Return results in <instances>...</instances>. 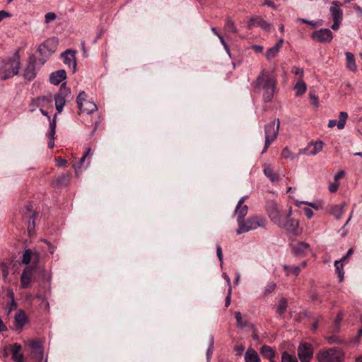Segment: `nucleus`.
<instances>
[{"label": "nucleus", "instance_id": "obj_1", "mask_svg": "<svg viewBox=\"0 0 362 362\" xmlns=\"http://www.w3.org/2000/svg\"><path fill=\"white\" fill-rule=\"evenodd\" d=\"M276 79L267 71H262L253 83L254 88L263 90V100L265 103L270 102L276 92Z\"/></svg>", "mask_w": 362, "mask_h": 362}, {"label": "nucleus", "instance_id": "obj_2", "mask_svg": "<svg viewBox=\"0 0 362 362\" xmlns=\"http://www.w3.org/2000/svg\"><path fill=\"white\" fill-rule=\"evenodd\" d=\"M20 61L17 55L0 64V79L6 80L18 74Z\"/></svg>", "mask_w": 362, "mask_h": 362}, {"label": "nucleus", "instance_id": "obj_3", "mask_svg": "<svg viewBox=\"0 0 362 362\" xmlns=\"http://www.w3.org/2000/svg\"><path fill=\"white\" fill-rule=\"evenodd\" d=\"M280 127V120L279 119H274L273 122H269L264 127L265 141L264 147L262 153H264L269 146L274 141L278 136Z\"/></svg>", "mask_w": 362, "mask_h": 362}, {"label": "nucleus", "instance_id": "obj_4", "mask_svg": "<svg viewBox=\"0 0 362 362\" xmlns=\"http://www.w3.org/2000/svg\"><path fill=\"white\" fill-rule=\"evenodd\" d=\"M267 223V220L262 216H253L243 221L238 225L237 230L238 234H242L249 230H255L259 227L264 228Z\"/></svg>", "mask_w": 362, "mask_h": 362}, {"label": "nucleus", "instance_id": "obj_5", "mask_svg": "<svg viewBox=\"0 0 362 362\" xmlns=\"http://www.w3.org/2000/svg\"><path fill=\"white\" fill-rule=\"evenodd\" d=\"M266 209L271 221L276 225L282 224L286 214L282 212L281 207L274 200L267 202Z\"/></svg>", "mask_w": 362, "mask_h": 362}, {"label": "nucleus", "instance_id": "obj_6", "mask_svg": "<svg viewBox=\"0 0 362 362\" xmlns=\"http://www.w3.org/2000/svg\"><path fill=\"white\" fill-rule=\"evenodd\" d=\"M317 357L319 362H342L344 354L339 350L329 349L320 351Z\"/></svg>", "mask_w": 362, "mask_h": 362}, {"label": "nucleus", "instance_id": "obj_7", "mask_svg": "<svg viewBox=\"0 0 362 362\" xmlns=\"http://www.w3.org/2000/svg\"><path fill=\"white\" fill-rule=\"evenodd\" d=\"M291 213V209L289 210V212L282 220V224H279L281 228L287 230L290 234L297 236L300 233L301 230L299 229V223L297 220L291 218L290 214Z\"/></svg>", "mask_w": 362, "mask_h": 362}, {"label": "nucleus", "instance_id": "obj_8", "mask_svg": "<svg viewBox=\"0 0 362 362\" xmlns=\"http://www.w3.org/2000/svg\"><path fill=\"white\" fill-rule=\"evenodd\" d=\"M76 103L79 110L87 115L92 114L98 109L97 105L93 102L86 100V94L84 91H81L78 94Z\"/></svg>", "mask_w": 362, "mask_h": 362}, {"label": "nucleus", "instance_id": "obj_9", "mask_svg": "<svg viewBox=\"0 0 362 362\" xmlns=\"http://www.w3.org/2000/svg\"><path fill=\"white\" fill-rule=\"evenodd\" d=\"M70 95L71 89L67 88L65 83H63L59 88V91L54 95L55 107L58 114L62 112L66 99L69 98Z\"/></svg>", "mask_w": 362, "mask_h": 362}, {"label": "nucleus", "instance_id": "obj_10", "mask_svg": "<svg viewBox=\"0 0 362 362\" xmlns=\"http://www.w3.org/2000/svg\"><path fill=\"white\" fill-rule=\"evenodd\" d=\"M298 356L301 362H310L313 356V346L309 343H303L298 346Z\"/></svg>", "mask_w": 362, "mask_h": 362}, {"label": "nucleus", "instance_id": "obj_11", "mask_svg": "<svg viewBox=\"0 0 362 362\" xmlns=\"http://www.w3.org/2000/svg\"><path fill=\"white\" fill-rule=\"evenodd\" d=\"M312 38L320 43L330 42L333 38L332 31L328 28H322L319 30L315 31L312 34Z\"/></svg>", "mask_w": 362, "mask_h": 362}, {"label": "nucleus", "instance_id": "obj_12", "mask_svg": "<svg viewBox=\"0 0 362 362\" xmlns=\"http://www.w3.org/2000/svg\"><path fill=\"white\" fill-rule=\"evenodd\" d=\"M30 105L35 107L48 108L52 107V98L49 96H39L32 100Z\"/></svg>", "mask_w": 362, "mask_h": 362}, {"label": "nucleus", "instance_id": "obj_13", "mask_svg": "<svg viewBox=\"0 0 362 362\" xmlns=\"http://www.w3.org/2000/svg\"><path fill=\"white\" fill-rule=\"evenodd\" d=\"M246 198L247 197L240 198L235 208V212L238 216L237 221L238 225L244 221V218L247 214L248 207L247 205L243 204Z\"/></svg>", "mask_w": 362, "mask_h": 362}, {"label": "nucleus", "instance_id": "obj_14", "mask_svg": "<svg viewBox=\"0 0 362 362\" xmlns=\"http://www.w3.org/2000/svg\"><path fill=\"white\" fill-rule=\"evenodd\" d=\"M33 276V268L31 267H26L21 276V287L22 288H27L32 281Z\"/></svg>", "mask_w": 362, "mask_h": 362}, {"label": "nucleus", "instance_id": "obj_15", "mask_svg": "<svg viewBox=\"0 0 362 362\" xmlns=\"http://www.w3.org/2000/svg\"><path fill=\"white\" fill-rule=\"evenodd\" d=\"M62 56L64 58V63L69 67H72V71L75 72L76 69V52L67 49L62 54Z\"/></svg>", "mask_w": 362, "mask_h": 362}, {"label": "nucleus", "instance_id": "obj_16", "mask_svg": "<svg viewBox=\"0 0 362 362\" xmlns=\"http://www.w3.org/2000/svg\"><path fill=\"white\" fill-rule=\"evenodd\" d=\"M292 252L298 256L305 255L310 249V245L304 242H297L291 244Z\"/></svg>", "mask_w": 362, "mask_h": 362}, {"label": "nucleus", "instance_id": "obj_17", "mask_svg": "<svg viewBox=\"0 0 362 362\" xmlns=\"http://www.w3.org/2000/svg\"><path fill=\"white\" fill-rule=\"evenodd\" d=\"M332 5L329 12L333 20H342L343 12L340 8L342 4L338 1H334L332 2Z\"/></svg>", "mask_w": 362, "mask_h": 362}, {"label": "nucleus", "instance_id": "obj_18", "mask_svg": "<svg viewBox=\"0 0 362 362\" xmlns=\"http://www.w3.org/2000/svg\"><path fill=\"white\" fill-rule=\"evenodd\" d=\"M347 117H348V114L346 112H340L339 115V121L337 122V120H334V119L329 120L328 122V127L332 128L335 125H337V128L339 129H340V130L343 129L345 127Z\"/></svg>", "mask_w": 362, "mask_h": 362}, {"label": "nucleus", "instance_id": "obj_19", "mask_svg": "<svg viewBox=\"0 0 362 362\" xmlns=\"http://www.w3.org/2000/svg\"><path fill=\"white\" fill-rule=\"evenodd\" d=\"M284 44V40L279 39L278 42L272 47L269 48L265 53V57L268 60L276 57L279 52L280 49Z\"/></svg>", "mask_w": 362, "mask_h": 362}, {"label": "nucleus", "instance_id": "obj_20", "mask_svg": "<svg viewBox=\"0 0 362 362\" xmlns=\"http://www.w3.org/2000/svg\"><path fill=\"white\" fill-rule=\"evenodd\" d=\"M12 359L16 362H23L24 356L22 353V346L16 343L11 347Z\"/></svg>", "mask_w": 362, "mask_h": 362}, {"label": "nucleus", "instance_id": "obj_21", "mask_svg": "<svg viewBox=\"0 0 362 362\" xmlns=\"http://www.w3.org/2000/svg\"><path fill=\"white\" fill-rule=\"evenodd\" d=\"M66 77V71L63 69L59 70L50 74L49 81L54 85H59Z\"/></svg>", "mask_w": 362, "mask_h": 362}, {"label": "nucleus", "instance_id": "obj_22", "mask_svg": "<svg viewBox=\"0 0 362 362\" xmlns=\"http://www.w3.org/2000/svg\"><path fill=\"white\" fill-rule=\"evenodd\" d=\"M249 27L253 26V25H258L261 27L263 30L269 31L272 27L271 24L265 21L261 17H255L252 18L250 20Z\"/></svg>", "mask_w": 362, "mask_h": 362}, {"label": "nucleus", "instance_id": "obj_23", "mask_svg": "<svg viewBox=\"0 0 362 362\" xmlns=\"http://www.w3.org/2000/svg\"><path fill=\"white\" fill-rule=\"evenodd\" d=\"M263 171L264 175L273 183L278 182L281 179L280 175L270 165H265Z\"/></svg>", "mask_w": 362, "mask_h": 362}, {"label": "nucleus", "instance_id": "obj_24", "mask_svg": "<svg viewBox=\"0 0 362 362\" xmlns=\"http://www.w3.org/2000/svg\"><path fill=\"white\" fill-rule=\"evenodd\" d=\"M345 56L347 69L352 72H356L357 70V66L356 64L355 57L354 54L351 52H345Z\"/></svg>", "mask_w": 362, "mask_h": 362}, {"label": "nucleus", "instance_id": "obj_25", "mask_svg": "<svg viewBox=\"0 0 362 362\" xmlns=\"http://www.w3.org/2000/svg\"><path fill=\"white\" fill-rule=\"evenodd\" d=\"M35 64L30 62L24 71V78L28 81H31L35 77Z\"/></svg>", "mask_w": 362, "mask_h": 362}, {"label": "nucleus", "instance_id": "obj_26", "mask_svg": "<svg viewBox=\"0 0 362 362\" xmlns=\"http://www.w3.org/2000/svg\"><path fill=\"white\" fill-rule=\"evenodd\" d=\"M27 317L25 313L20 310L15 315V325L18 328H21L26 322Z\"/></svg>", "mask_w": 362, "mask_h": 362}, {"label": "nucleus", "instance_id": "obj_27", "mask_svg": "<svg viewBox=\"0 0 362 362\" xmlns=\"http://www.w3.org/2000/svg\"><path fill=\"white\" fill-rule=\"evenodd\" d=\"M245 362H260L257 352L253 349H248L245 355Z\"/></svg>", "mask_w": 362, "mask_h": 362}, {"label": "nucleus", "instance_id": "obj_28", "mask_svg": "<svg viewBox=\"0 0 362 362\" xmlns=\"http://www.w3.org/2000/svg\"><path fill=\"white\" fill-rule=\"evenodd\" d=\"M345 204L334 205L331 209V214L337 220H339L344 213Z\"/></svg>", "mask_w": 362, "mask_h": 362}, {"label": "nucleus", "instance_id": "obj_29", "mask_svg": "<svg viewBox=\"0 0 362 362\" xmlns=\"http://www.w3.org/2000/svg\"><path fill=\"white\" fill-rule=\"evenodd\" d=\"M293 88L296 90V95L299 96L305 93L307 90V86L303 79L299 78Z\"/></svg>", "mask_w": 362, "mask_h": 362}, {"label": "nucleus", "instance_id": "obj_30", "mask_svg": "<svg viewBox=\"0 0 362 362\" xmlns=\"http://www.w3.org/2000/svg\"><path fill=\"white\" fill-rule=\"evenodd\" d=\"M260 352L264 358L269 359V361L272 360V358L274 357V351L270 346L267 345L262 346Z\"/></svg>", "mask_w": 362, "mask_h": 362}, {"label": "nucleus", "instance_id": "obj_31", "mask_svg": "<svg viewBox=\"0 0 362 362\" xmlns=\"http://www.w3.org/2000/svg\"><path fill=\"white\" fill-rule=\"evenodd\" d=\"M235 317L237 321L238 327L243 329L249 326L248 321L243 319L242 314L240 312L235 313Z\"/></svg>", "mask_w": 362, "mask_h": 362}, {"label": "nucleus", "instance_id": "obj_32", "mask_svg": "<svg viewBox=\"0 0 362 362\" xmlns=\"http://www.w3.org/2000/svg\"><path fill=\"white\" fill-rule=\"evenodd\" d=\"M287 306L288 304L286 299L284 298H281L279 301V304L276 309L277 313L280 316L283 315L287 309Z\"/></svg>", "mask_w": 362, "mask_h": 362}, {"label": "nucleus", "instance_id": "obj_33", "mask_svg": "<svg viewBox=\"0 0 362 362\" xmlns=\"http://www.w3.org/2000/svg\"><path fill=\"white\" fill-rule=\"evenodd\" d=\"M313 146V148L310 151V155L314 156L320 152L324 146V142L321 140L317 141L315 143L310 144Z\"/></svg>", "mask_w": 362, "mask_h": 362}, {"label": "nucleus", "instance_id": "obj_34", "mask_svg": "<svg viewBox=\"0 0 362 362\" xmlns=\"http://www.w3.org/2000/svg\"><path fill=\"white\" fill-rule=\"evenodd\" d=\"M341 260H336L334 262V266L336 268V272L338 274V276L339 278V281H342L344 279V270H343V264H342Z\"/></svg>", "mask_w": 362, "mask_h": 362}, {"label": "nucleus", "instance_id": "obj_35", "mask_svg": "<svg viewBox=\"0 0 362 362\" xmlns=\"http://www.w3.org/2000/svg\"><path fill=\"white\" fill-rule=\"evenodd\" d=\"M69 180H70V174L69 173H66V174H62L61 175H59L57 180H56V182H57V185H67L69 182Z\"/></svg>", "mask_w": 362, "mask_h": 362}, {"label": "nucleus", "instance_id": "obj_36", "mask_svg": "<svg viewBox=\"0 0 362 362\" xmlns=\"http://www.w3.org/2000/svg\"><path fill=\"white\" fill-rule=\"evenodd\" d=\"M283 267L287 276L290 275L291 274L297 276L300 272V268L297 266L289 267L287 265H284Z\"/></svg>", "mask_w": 362, "mask_h": 362}, {"label": "nucleus", "instance_id": "obj_37", "mask_svg": "<svg viewBox=\"0 0 362 362\" xmlns=\"http://www.w3.org/2000/svg\"><path fill=\"white\" fill-rule=\"evenodd\" d=\"M55 42V40L54 39H50L47 41H45L43 44L40 45L38 47L37 51L41 54H43L45 52V49L52 43Z\"/></svg>", "mask_w": 362, "mask_h": 362}, {"label": "nucleus", "instance_id": "obj_38", "mask_svg": "<svg viewBox=\"0 0 362 362\" xmlns=\"http://www.w3.org/2000/svg\"><path fill=\"white\" fill-rule=\"evenodd\" d=\"M33 206L32 204L29 203L22 209L21 213L24 216H30L32 214H35L33 210Z\"/></svg>", "mask_w": 362, "mask_h": 362}, {"label": "nucleus", "instance_id": "obj_39", "mask_svg": "<svg viewBox=\"0 0 362 362\" xmlns=\"http://www.w3.org/2000/svg\"><path fill=\"white\" fill-rule=\"evenodd\" d=\"M281 156L286 158V159H289V160H294L295 158H296V156L294 155L289 149L288 148L286 147L283 149L282 152H281Z\"/></svg>", "mask_w": 362, "mask_h": 362}, {"label": "nucleus", "instance_id": "obj_40", "mask_svg": "<svg viewBox=\"0 0 362 362\" xmlns=\"http://www.w3.org/2000/svg\"><path fill=\"white\" fill-rule=\"evenodd\" d=\"M225 29L226 30H228L229 32H232V33L237 32V29L235 26L234 22L230 18H228L226 21Z\"/></svg>", "mask_w": 362, "mask_h": 362}, {"label": "nucleus", "instance_id": "obj_41", "mask_svg": "<svg viewBox=\"0 0 362 362\" xmlns=\"http://www.w3.org/2000/svg\"><path fill=\"white\" fill-rule=\"evenodd\" d=\"M214 339L212 336H210L209 338V347H208L207 351H206V357H207L208 361L210 359V358L211 356V354L213 352V349H214Z\"/></svg>", "mask_w": 362, "mask_h": 362}, {"label": "nucleus", "instance_id": "obj_42", "mask_svg": "<svg viewBox=\"0 0 362 362\" xmlns=\"http://www.w3.org/2000/svg\"><path fill=\"white\" fill-rule=\"evenodd\" d=\"M343 319V313L341 312H339L337 315L336 316L334 322V329L336 331H339L340 328V324Z\"/></svg>", "mask_w": 362, "mask_h": 362}, {"label": "nucleus", "instance_id": "obj_43", "mask_svg": "<svg viewBox=\"0 0 362 362\" xmlns=\"http://www.w3.org/2000/svg\"><path fill=\"white\" fill-rule=\"evenodd\" d=\"M32 252L30 250H26L22 257V263L28 264L31 261Z\"/></svg>", "mask_w": 362, "mask_h": 362}, {"label": "nucleus", "instance_id": "obj_44", "mask_svg": "<svg viewBox=\"0 0 362 362\" xmlns=\"http://www.w3.org/2000/svg\"><path fill=\"white\" fill-rule=\"evenodd\" d=\"M281 362H298L296 358L293 357L290 354L284 352L281 356Z\"/></svg>", "mask_w": 362, "mask_h": 362}, {"label": "nucleus", "instance_id": "obj_45", "mask_svg": "<svg viewBox=\"0 0 362 362\" xmlns=\"http://www.w3.org/2000/svg\"><path fill=\"white\" fill-rule=\"evenodd\" d=\"M57 19V15L54 12H48L45 16V23H49Z\"/></svg>", "mask_w": 362, "mask_h": 362}, {"label": "nucleus", "instance_id": "obj_46", "mask_svg": "<svg viewBox=\"0 0 362 362\" xmlns=\"http://www.w3.org/2000/svg\"><path fill=\"white\" fill-rule=\"evenodd\" d=\"M26 217L29 218L28 230L29 232H31L35 228V214H32L30 216H26Z\"/></svg>", "mask_w": 362, "mask_h": 362}, {"label": "nucleus", "instance_id": "obj_47", "mask_svg": "<svg viewBox=\"0 0 362 362\" xmlns=\"http://www.w3.org/2000/svg\"><path fill=\"white\" fill-rule=\"evenodd\" d=\"M275 288H276V284L274 282H270L265 287V289L264 291V296L269 295V293H271L272 292H273L274 291Z\"/></svg>", "mask_w": 362, "mask_h": 362}, {"label": "nucleus", "instance_id": "obj_48", "mask_svg": "<svg viewBox=\"0 0 362 362\" xmlns=\"http://www.w3.org/2000/svg\"><path fill=\"white\" fill-rule=\"evenodd\" d=\"M291 72L294 74L295 75H298L300 76V78L302 79L303 75H304V71L303 69L294 66L291 69Z\"/></svg>", "mask_w": 362, "mask_h": 362}, {"label": "nucleus", "instance_id": "obj_49", "mask_svg": "<svg viewBox=\"0 0 362 362\" xmlns=\"http://www.w3.org/2000/svg\"><path fill=\"white\" fill-rule=\"evenodd\" d=\"M90 151H91L90 148H87L86 149V151H85L83 156L80 158L79 163L78 164V168H80L83 165L86 157L90 155Z\"/></svg>", "mask_w": 362, "mask_h": 362}, {"label": "nucleus", "instance_id": "obj_50", "mask_svg": "<svg viewBox=\"0 0 362 362\" xmlns=\"http://www.w3.org/2000/svg\"><path fill=\"white\" fill-rule=\"evenodd\" d=\"M309 97L310 98L311 104L315 107H317L319 104L318 97L312 94L311 93L309 94Z\"/></svg>", "mask_w": 362, "mask_h": 362}, {"label": "nucleus", "instance_id": "obj_51", "mask_svg": "<svg viewBox=\"0 0 362 362\" xmlns=\"http://www.w3.org/2000/svg\"><path fill=\"white\" fill-rule=\"evenodd\" d=\"M216 255L217 257L221 262V264H223V253H222V249L220 245H216Z\"/></svg>", "mask_w": 362, "mask_h": 362}, {"label": "nucleus", "instance_id": "obj_52", "mask_svg": "<svg viewBox=\"0 0 362 362\" xmlns=\"http://www.w3.org/2000/svg\"><path fill=\"white\" fill-rule=\"evenodd\" d=\"M57 115L55 114L54 115V117H53L52 120L49 121V130L56 131V127H57L56 119H57Z\"/></svg>", "mask_w": 362, "mask_h": 362}, {"label": "nucleus", "instance_id": "obj_53", "mask_svg": "<svg viewBox=\"0 0 362 362\" xmlns=\"http://www.w3.org/2000/svg\"><path fill=\"white\" fill-rule=\"evenodd\" d=\"M339 186V182H334L333 183H331L329 186V189L331 192H335L338 189Z\"/></svg>", "mask_w": 362, "mask_h": 362}, {"label": "nucleus", "instance_id": "obj_54", "mask_svg": "<svg viewBox=\"0 0 362 362\" xmlns=\"http://www.w3.org/2000/svg\"><path fill=\"white\" fill-rule=\"evenodd\" d=\"M245 350V347L243 345L235 346L234 351L236 352L238 356H241Z\"/></svg>", "mask_w": 362, "mask_h": 362}, {"label": "nucleus", "instance_id": "obj_55", "mask_svg": "<svg viewBox=\"0 0 362 362\" xmlns=\"http://www.w3.org/2000/svg\"><path fill=\"white\" fill-rule=\"evenodd\" d=\"M11 16V14L6 11H0V22H1L4 18H9Z\"/></svg>", "mask_w": 362, "mask_h": 362}, {"label": "nucleus", "instance_id": "obj_56", "mask_svg": "<svg viewBox=\"0 0 362 362\" xmlns=\"http://www.w3.org/2000/svg\"><path fill=\"white\" fill-rule=\"evenodd\" d=\"M334 23L332 25V29L333 30H337L339 28L340 24L342 21V20H333Z\"/></svg>", "mask_w": 362, "mask_h": 362}, {"label": "nucleus", "instance_id": "obj_57", "mask_svg": "<svg viewBox=\"0 0 362 362\" xmlns=\"http://www.w3.org/2000/svg\"><path fill=\"white\" fill-rule=\"evenodd\" d=\"M17 303L15 300H11L8 307V313H10L13 310L16 309Z\"/></svg>", "mask_w": 362, "mask_h": 362}, {"label": "nucleus", "instance_id": "obj_58", "mask_svg": "<svg viewBox=\"0 0 362 362\" xmlns=\"http://www.w3.org/2000/svg\"><path fill=\"white\" fill-rule=\"evenodd\" d=\"M305 215L308 218H311L313 216V211L310 208H305L304 210Z\"/></svg>", "mask_w": 362, "mask_h": 362}, {"label": "nucleus", "instance_id": "obj_59", "mask_svg": "<svg viewBox=\"0 0 362 362\" xmlns=\"http://www.w3.org/2000/svg\"><path fill=\"white\" fill-rule=\"evenodd\" d=\"M6 292H7V296L10 298L11 301V300H15L14 293H13L12 288H8L6 289Z\"/></svg>", "mask_w": 362, "mask_h": 362}, {"label": "nucleus", "instance_id": "obj_60", "mask_svg": "<svg viewBox=\"0 0 362 362\" xmlns=\"http://www.w3.org/2000/svg\"><path fill=\"white\" fill-rule=\"evenodd\" d=\"M29 346L32 349H40V343L38 341H34V340L30 341Z\"/></svg>", "mask_w": 362, "mask_h": 362}, {"label": "nucleus", "instance_id": "obj_61", "mask_svg": "<svg viewBox=\"0 0 362 362\" xmlns=\"http://www.w3.org/2000/svg\"><path fill=\"white\" fill-rule=\"evenodd\" d=\"M353 253H354V250L352 248H350L348 250L346 255L345 256H344L342 258H341L340 260H341L342 262H345L349 257V256H351Z\"/></svg>", "mask_w": 362, "mask_h": 362}, {"label": "nucleus", "instance_id": "obj_62", "mask_svg": "<svg viewBox=\"0 0 362 362\" xmlns=\"http://www.w3.org/2000/svg\"><path fill=\"white\" fill-rule=\"evenodd\" d=\"M264 5H267L273 9H276V6L271 0H264Z\"/></svg>", "mask_w": 362, "mask_h": 362}, {"label": "nucleus", "instance_id": "obj_63", "mask_svg": "<svg viewBox=\"0 0 362 362\" xmlns=\"http://www.w3.org/2000/svg\"><path fill=\"white\" fill-rule=\"evenodd\" d=\"M252 49L257 53H261L263 51V47L261 45H253Z\"/></svg>", "mask_w": 362, "mask_h": 362}, {"label": "nucleus", "instance_id": "obj_64", "mask_svg": "<svg viewBox=\"0 0 362 362\" xmlns=\"http://www.w3.org/2000/svg\"><path fill=\"white\" fill-rule=\"evenodd\" d=\"M344 175V172L343 170H340L334 176V181L339 182L338 180L341 178Z\"/></svg>", "mask_w": 362, "mask_h": 362}]
</instances>
